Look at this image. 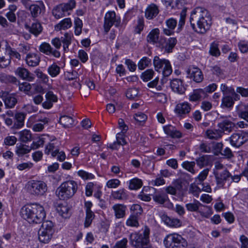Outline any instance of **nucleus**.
Masks as SVG:
<instances>
[{"label": "nucleus", "instance_id": "obj_1", "mask_svg": "<svg viewBox=\"0 0 248 248\" xmlns=\"http://www.w3.org/2000/svg\"><path fill=\"white\" fill-rule=\"evenodd\" d=\"M190 25L198 33L204 34L210 28L211 17L208 11L202 7H197L191 13Z\"/></svg>", "mask_w": 248, "mask_h": 248}, {"label": "nucleus", "instance_id": "obj_2", "mask_svg": "<svg viewBox=\"0 0 248 248\" xmlns=\"http://www.w3.org/2000/svg\"><path fill=\"white\" fill-rule=\"evenodd\" d=\"M22 217L30 223H40L46 217L44 207L38 203L28 204L22 207Z\"/></svg>", "mask_w": 248, "mask_h": 248}, {"label": "nucleus", "instance_id": "obj_3", "mask_svg": "<svg viewBox=\"0 0 248 248\" xmlns=\"http://www.w3.org/2000/svg\"><path fill=\"white\" fill-rule=\"evenodd\" d=\"M150 230L145 227L141 231L130 234V240L131 245L135 248H149Z\"/></svg>", "mask_w": 248, "mask_h": 248}, {"label": "nucleus", "instance_id": "obj_4", "mask_svg": "<svg viewBox=\"0 0 248 248\" xmlns=\"http://www.w3.org/2000/svg\"><path fill=\"white\" fill-rule=\"evenodd\" d=\"M77 183L69 180L62 183L57 189L56 195L61 200H66L72 197L78 189Z\"/></svg>", "mask_w": 248, "mask_h": 248}, {"label": "nucleus", "instance_id": "obj_5", "mask_svg": "<svg viewBox=\"0 0 248 248\" xmlns=\"http://www.w3.org/2000/svg\"><path fill=\"white\" fill-rule=\"evenodd\" d=\"M163 242L166 248H186L187 247L186 240L175 233L167 235Z\"/></svg>", "mask_w": 248, "mask_h": 248}, {"label": "nucleus", "instance_id": "obj_6", "mask_svg": "<svg viewBox=\"0 0 248 248\" xmlns=\"http://www.w3.org/2000/svg\"><path fill=\"white\" fill-rule=\"evenodd\" d=\"M153 64L155 71L158 72L162 71L164 78L161 79V81L164 82L165 78L169 77L172 72L170 61L165 59H160L156 56L154 58Z\"/></svg>", "mask_w": 248, "mask_h": 248}, {"label": "nucleus", "instance_id": "obj_7", "mask_svg": "<svg viewBox=\"0 0 248 248\" xmlns=\"http://www.w3.org/2000/svg\"><path fill=\"white\" fill-rule=\"evenodd\" d=\"M54 224L50 220L43 221L38 231L39 241L43 243H48L51 240L54 232Z\"/></svg>", "mask_w": 248, "mask_h": 248}, {"label": "nucleus", "instance_id": "obj_8", "mask_svg": "<svg viewBox=\"0 0 248 248\" xmlns=\"http://www.w3.org/2000/svg\"><path fill=\"white\" fill-rule=\"evenodd\" d=\"M26 187L31 194L38 196L43 195L47 190L46 184L42 181L31 180L28 182Z\"/></svg>", "mask_w": 248, "mask_h": 248}, {"label": "nucleus", "instance_id": "obj_9", "mask_svg": "<svg viewBox=\"0 0 248 248\" xmlns=\"http://www.w3.org/2000/svg\"><path fill=\"white\" fill-rule=\"evenodd\" d=\"M120 23V18L116 17L115 12H108L106 14L104 18V28L105 31L108 32L113 25H114L116 27H118Z\"/></svg>", "mask_w": 248, "mask_h": 248}, {"label": "nucleus", "instance_id": "obj_10", "mask_svg": "<svg viewBox=\"0 0 248 248\" xmlns=\"http://www.w3.org/2000/svg\"><path fill=\"white\" fill-rule=\"evenodd\" d=\"M202 204L199 201L195 200L193 203H189L186 204V209L190 212H198L202 216L206 218L209 217L212 215V212L211 208L204 206L207 209L205 212L201 210H199V207L202 206Z\"/></svg>", "mask_w": 248, "mask_h": 248}, {"label": "nucleus", "instance_id": "obj_11", "mask_svg": "<svg viewBox=\"0 0 248 248\" xmlns=\"http://www.w3.org/2000/svg\"><path fill=\"white\" fill-rule=\"evenodd\" d=\"M177 39L175 37H170L168 40L165 37H161L158 42V46L164 49L165 52L170 53L177 43Z\"/></svg>", "mask_w": 248, "mask_h": 248}, {"label": "nucleus", "instance_id": "obj_12", "mask_svg": "<svg viewBox=\"0 0 248 248\" xmlns=\"http://www.w3.org/2000/svg\"><path fill=\"white\" fill-rule=\"evenodd\" d=\"M39 50L46 55H52L55 58H59L61 56L60 51L54 49L50 45L46 42L42 43L39 46Z\"/></svg>", "mask_w": 248, "mask_h": 248}, {"label": "nucleus", "instance_id": "obj_13", "mask_svg": "<svg viewBox=\"0 0 248 248\" xmlns=\"http://www.w3.org/2000/svg\"><path fill=\"white\" fill-rule=\"evenodd\" d=\"M170 86L173 92L179 94H184L186 91L183 81L180 79L174 78L171 80Z\"/></svg>", "mask_w": 248, "mask_h": 248}, {"label": "nucleus", "instance_id": "obj_14", "mask_svg": "<svg viewBox=\"0 0 248 248\" xmlns=\"http://www.w3.org/2000/svg\"><path fill=\"white\" fill-rule=\"evenodd\" d=\"M217 126L219 130L223 133L227 134L232 132L235 126V124L230 120L225 118L218 123Z\"/></svg>", "mask_w": 248, "mask_h": 248}, {"label": "nucleus", "instance_id": "obj_15", "mask_svg": "<svg viewBox=\"0 0 248 248\" xmlns=\"http://www.w3.org/2000/svg\"><path fill=\"white\" fill-rule=\"evenodd\" d=\"M39 4H33L29 6L28 9L30 10L31 16L33 19H35L45 11V7L43 2H39Z\"/></svg>", "mask_w": 248, "mask_h": 248}, {"label": "nucleus", "instance_id": "obj_16", "mask_svg": "<svg viewBox=\"0 0 248 248\" xmlns=\"http://www.w3.org/2000/svg\"><path fill=\"white\" fill-rule=\"evenodd\" d=\"M5 108H13L17 103V99L15 94H8L3 93L1 96Z\"/></svg>", "mask_w": 248, "mask_h": 248}, {"label": "nucleus", "instance_id": "obj_17", "mask_svg": "<svg viewBox=\"0 0 248 248\" xmlns=\"http://www.w3.org/2000/svg\"><path fill=\"white\" fill-rule=\"evenodd\" d=\"M217 184L221 187H223L225 182L228 178L231 176V173L227 169L223 170L221 172H216L214 173Z\"/></svg>", "mask_w": 248, "mask_h": 248}, {"label": "nucleus", "instance_id": "obj_18", "mask_svg": "<svg viewBox=\"0 0 248 248\" xmlns=\"http://www.w3.org/2000/svg\"><path fill=\"white\" fill-rule=\"evenodd\" d=\"M188 74L190 78L197 83L201 82L203 79V75L202 71L198 67H193L188 70Z\"/></svg>", "mask_w": 248, "mask_h": 248}, {"label": "nucleus", "instance_id": "obj_19", "mask_svg": "<svg viewBox=\"0 0 248 248\" xmlns=\"http://www.w3.org/2000/svg\"><path fill=\"white\" fill-rule=\"evenodd\" d=\"M25 28L30 33L33 34L35 36H38L43 31V27L41 23L37 20L32 23L31 25L26 24Z\"/></svg>", "mask_w": 248, "mask_h": 248}, {"label": "nucleus", "instance_id": "obj_20", "mask_svg": "<svg viewBox=\"0 0 248 248\" xmlns=\"http://www.w3.org/2000/svg\"><path fill=\"white\" fill-rule=\"evenodd\" d=\"M230 139L232 145L236 147H239L247 140L244 136H242L238 133H233L230 138Z\"/></svg>", "mask_w": 248, "mask_h": 248}, {"label": "nucleus", "instance_id": "obj_21", "mask_svg": "<svg viewBox=\"0 0 248 248\" xmlns=\"http://www.w3.org/2000/svg\"><path fill=\"white\" fill-rule=\"evenodd\" d=\"M160 217L162 221L168 226L179 227L181 226V222L178 218H170L164 213L160 214Z\"/></svg>", "mask_w": 248, "mask_h": 248}, {"label": "nucleus", "instance_id": "obj_22", "mask_svg": "<svg viewBox=\"0 0 248 248\" xmlns=\"http://www.w3.org/2000/svg\"><path fill=\"white\" fill-rule=\"evenodd\" d=\"M188 99L190 102H198L206 98L204 92L202 89H197L193 90V92L188 95Z\"/></svg>", "mask_w": 248, "mask_h": 248}, {"label": "nucleus", "instance_id": "obj_23", "mask_svg": "<svg viewBox=\"0 0 248 248\" xmlns=\"http://www.w3.org/2000/svg\"><path fill=\"white\" fill-rule=\"evenodd\" d=\"M16 74L22 79L29 81H32L34 79V76L33 74L31 73L25 68H17L16 71Z\"/></svg>", "mask_w": 248, "mask_h": 248}, {"label": "nucleus", "instance_id": "obj_24", "mask_svg": "<svg viewBox=\"0 0 248 248\" xmlns=\"http://www.w3.org/2000/svg\"><path fill=\"white\" fill-rule=\"evenodd\" d=\"M45 96L46 100L42 103V106L45 108L49 109L52 107L53 103L57 101L58 98L52 91H48Z\"/></svg>", "mask_w": 248, "mask_h": 248}, {"label": "nucleus", "instance_id": "obj_25", "mask_svg": "<svg viewBox=\"0 0 248 248\" xmlns=\"http://www.w3.org/2000/svg\"><path fill=\"white\" fill-rule=\"evenodd\" d=\"M191 109L190 105L188 102L178 104L175 108V112L179 116L188 113Z\"/></svg>", "mask_w": 248, "mask_h": 248}, {"label": "nucleus", "instance_id": "obj_26", "mask_svg": "<svg viewBox=\"0 0 248 248\" xmlns=\"http://www.w3.org/2000/svg\"><path fill=\"white\" fill-rule=\"evenodd\" d=\"M163 130L165 134L172 138H180L182 137V133L171 125L164 126Z\"/></svg>", "mask_w": 248, "mask_h": 248}, {"label": "nucleus", "instance_id": "obj_27", "mask_svg": "<svg viewBox=\"0 0 248 248\" xmlns=\"http://www.w3.org/2000/svg\"><path fill=\"white\" fill-rule=\"evenodd\" d=\"M27 64L32 67H35L39 65L40 62V58L39 55L35 53H29L26 57Z\"/></svg>", "mask_w": 248, "mask_h": 248}, {"label": "nucleus", "instance_id": "obj_28", "mask_svg": "<svg viewBox=\"0 0 248 248\" xmlns=\"http://www.w3.org/2000/svg\"><path fill=\"white\" fill-rule=\"evenodd\" d=\"M159 34L160 31L158 28L153 29L147 36V42L153 45L157 43L158 44Z\"/></svg>", "mask_w": 248, "mask_h": 248}, {"label": "nucleus", "instance_id": "obj_29", "mask_svg": "<svg viewBox=\"0 0 248 248\" xmlns=\"http://www.w3.org/2000/svg\"><path fill=\"white\" fill-rule=\"evenodd\" d=\"M26 117V114L23 112H16L15 114L14 123L12 128L18 129L21 128L24 124V120Z\"/></svg>", "mask_w": 248, "mask_h": 248}, {"label": "nucleus", "instance_id": "obj_30", "mask_svg": "<svg viewBox=\"0 0 248 248\" xmlns=\"http://www.w3.org/2000/svg\"><path fill=\"white\" fill-rule=\"evenodd\" d=\"M112 209L114 211L116 218H121L124 217L126 209L125 205L122 204H116L113 206Z\"/></svg>", "mask_w": 248, "mask_h": 248}, {"label": "nucleus", "instance_id": "obj_31", "mask_svg": "<svg viewBox=\"0 0 248 248\" xmlns=\"http://www.w3.org/2000/svg\"><path fill=\"white\" fill-rule=\"evenodd\" d=\"M159 13L158 7L155 4L149 5L146 9L145 16L148 19H153Z\"/></svg>", "mask_w": 248, "mask_h": 248}, {"label": "nucleus", "instance_id": "obj_32", "mask_svg": "<svg viewBox=\"0 0 248 248\" xmlns=\"http://www.w3.org/2000/svg\"><path fill=\"white\" fill-rule=\"evenodd\" d=\"M59 215L65 218H69L71 216L70 208L67 204H60L57 209Z\"/></svg>", "mask_w": 248, "mask_h": 248}, {"label": "nucleus", "instance_id": "obj_33", "mask_svg": "<svg viewBox=\"0 0 248 248\" xmlns=\"http://www.w3.org/2000/svg\"><path fill=\"white\" fill-rule=\"evenodd\" d=\"M111 196L114 199L119 200H127L128 197L126 190L124 188L112 191Z\"/></svg>", "mask_w": 248, "mask_h": 248}, {"label": "nucleus", "instance_id": "obj_34", "mask_svg": "<svg viewBox=\"0 0 248 248\" xmlns=\"http://www.w3.org/2000/svg\"><path fill=\"white\" fill-rule=\"evenodd\" d=\"M206 135L209 139L216 140L221 138L222 136L221 132L219 129H208L206 131Z\"/></svg>", "mask_w": 248, "mask_h": 248}, {"label": "nucleus", "instance_id": "obj_35", "mask_svg": "<svg viewBox=\"0 0 248 248\" xmlns=\"http://www.w3.org/2000/svg\"><path fill=\"white\" fill-rule=\"evenodd\" d=\"M72 26V22L70 18H66L62 20L59 24L55 26V30L60 31L65 30L70 28Z\"/></svg>", "mask_w": 248, "mask_h": 248}, {"label": "nucleus", "instance_id": "obj_36", "mask_svg": "<svg viewBox=\"0 0 248 248\" xmlns=\"http://www.w3.org/2000/svg\"><path fill=\"white\" fill-rule=\"evenodd\" d=\"M74 122V121L72 117L67 115L61 116L59 120V123L65 128L70 127L72 126Z\"/></svg>", "mask_w": 248, "mask_h": 248}, {"label": "nucleus", "instance_id": "obj_37", "mask_svg": "<svg viewBox=\"0 0 248 248\" xmlns=\"http://www.w3.org/2000/svg\"><path fill=\"white\" fill-rule=\"evenodd\" d=\"M153 200L159 204H163L169 200L167 194L164 193H158L153 195Z\"/></svg>", "mask_w": 248, "mask_h": 248}, {"label": "nucleus", "instance_id": "obj_38", "mask_svg": "<svg viewBox=\"0 0 248 248\" xmlns=\"http://www.w3.org/2000/svg\"><path fill=\"white\" fill-rule=\"evenodd\" d=\"M142 185V181L141 179L134 178L129 181V188L130 190H137L140 189Z\"/></svg>", "mask_w": 248, "mask_h": 248}, {"label": "nucleus", "instance_id": "obj_39", "mask_svg": "<svg viewBox=\"0 0 248 248\" xmlns=\"http://www.w3.org/2000/svg\"><path fill=\"white\" fill-rule=\"evenodd\" d=\"M19 138L20 141L23 142H27L32 140L31 132L28 130H24L19 133Z\"/></svg>", "mask_w": 248, "mask_h": 248}, {"label": "nucleus", "instance_id": "obj_40", "mask_svg": "<svg viewBox=\"0 0 248 248\" xmlns=\"http://www.w3.org/2000/svg\"><path fill=\"white\" fill-rule=\"evenodd\" d=\"M31 148L28 145L24 144H20L16 147V154L19 156H22L23 155L27 154L30 152Z\"/></svg>", "mask_w": 248, "mask_h": 248}, {"label": "nucleus", "instance_id": "obj_41", "mask_svg": "<svg viewBox=\"0 0 248 248\" xmlns=\"http://www.w3.org/2000/svg\"><path fill=\"white\" fill-rule=\"evenodd\" d=\"M66 12L64 10L61 4L57 5L52 10V14L57 19H59L65 16Z\"/></svg>", "mask_w": 248, "mask_h": 248}, {"label": "nucleus", "instance_id": "obj_42", "mask_svg": "<svg viewBox=\"0 0 248 248\" xmlns=\"http://www.w3.org/2000/svg\"><path fill=\"white\" fill-rule=\"evenodd\" d=\"M234 100L230 95L224 96L222 99L221 107L222 108H230L232 107L234 105Z\"/></svg>", "mask_w": 248, "mask_h": 248}, {"label": "nucleus", "instance_id": "obj_43", "mask_svg": "<svg viewBox=\"0 0 248 248\" xmlns=\"http://www.w3.org/2000/svg\"><path fill=\"white\" fill-rule=\"evenodd\" d=\"M155 73L152 69L146 70L140 75L141 79L144 82L150 80L154 77Z\"/></svg>", "mask_w": 248, "mask_h": 248}, {"label": "nucleus", "instance_id": "obj_44", "mask_svg": "<svg viewBox=\"0 0 248 248\" xmlns=\"http://www.w3.org/2000/svg\"><path fill=\"white\" fill-rule=\"evenodd\" d=\"M128 226L137 227L139 226L138 216L136 214H131L126 221Z\"/></svg>", "mask_w": 248, "mask_h": 248}, {"label": "nucleus", "instance_id": "obj_45", "mask_svg": "<svg viewBox=\"0 0 248 248\" xmlns=\"http://www.w3.org/2000/svg\"><path fill=\"white\" fill-rule=\"evenodd\" d=\"M47 72L51 77H56L60 73V67L55 63H53L48 67Z\"/></svg>", "mask_w": 248, "mask_h": 248}, {"label": "nucleus", "instance_id": "obj_46", "mask_svg": "<svg viewBox=\"0 0 248 248\" xmlns=\"http://www.w3.org/2000/svg\"><path fill=\"white\" fill-rule=\"evenodd\" d=\"M197 165L202 168L204 166H207L209 162V156L208 155H203L196 159Z\"/></svg>", "mask_w": 248, "mask_h": 248}, {"label": "nucleus", "instance_id": "obj_47", "mask_svg": "<svg viewBox=\"0 0 248 248\" xmlns=\"http://www.w3.org/2000/svg\"><path fill=\"white\" fill-rule=\"evenodd\" d=\"M209 53L211 55L216 57L220 56V52L218 48V45L215 42L211 44Z\"/></svg>", "mask_w": 248, "mask_h": 248}, {"label": "nucleus", "instance_id": "obj_48", "mask_svg": "<svg viewBox=\"0 0 248 248\" xmlns=\"http://www.w3.org/2000/svg\"><path fill=\"white\" fill-rule=\"evenodd\" d=\"M151 64V60L147 57H143L138 63L139 69L143 70Z\"/></svg>", "mask_w": 248, "mask_h": 248}, {"label": "nucleus", "instance_id": "obj_49", "mask_svg": "<svg viewBox=\"0 0 248 248\" xmlns=\"http://www.w3.org/2000/svg\"><path fill=\"white\" fill-rule=\"evenodd\" d=\"M64 10L66 12L72 10L75 8L76 1L75 0H69L67 2L61 3Z\"/></svg>", "mask_w": 248, "mask_h": 248}, {"label": "nucleus", "instance_id": "obj_50", "mask_svg": "<svg viewBox=\"0 0 248 248\" xmlns=\"http://www.w3.org/2000/svg\"><path fill=\"white\" fill-rule=\"evenodd\" d=\"M120 136H121L120 134L117 135L116 136L117 141L114 142L110 146V148L112 149H117V145H124L126 144L125 140L123 137H120Z\"/></svg>", "mask_w": 248, "mask_h": 248}, {"label": "nucleus", "instance_id": "obj_51", "mask_svg": "<svg viewBox=\"0 0 248 248\" xmlns=\"http://www.w3.org/2000/svg\"><path fill=\"white\" fill-rule=\"evenodd\" d=\"M183 167L188 170L189 172H191L192 174H194L195 173V170L194 169V168L195 166V162L194 161H185L182 164Z\"/></svg>", "mask_w": 248, "mask_h": 248}, {"label": "nucleus", "instance_id": "obj_52", "mask_svg": "<svg viewBox=\"0 0 248 248\" xmlns=\"http://www.w3.org/2000/svg\"><path fill=\"white\" fill-rule=\"evenodd\" d=\"M94 217L95 215L93 212H86V217L84 223V227L86 228L89 227L92 224Z\"/></svg>", "mask_w": 248, "mask_h": 248}, {"label": "nucleus", "instance_id": "obj_53", "mask_svg": "<svg viewBox=\"0 0 248 248\" xmlns=\"http://www.w3.org/2000/svg\"><path fill=\"white\" fill-rule=\"evenodd\" d=\"M139 90L136 88L129 89L126 93V97L131 100H134L138 97L139 94Z\"/></svg>", "mask_w": 248, "mask_h": 248}, {"label": "nucleus", "instance_id": "obj_54", "mask_svg": "<svg viewBox=\"0 0 248 248\" xmlns=\"http://www.w3.org/2000/svg\"><path fill=\"white\" fill-rule=\"evenodd\" d=\"M186 9H183L182 11H181L180 13V20L178 23V32L181 31L183 27L184 26L185 23V19L186 17Z\"/></svg>", "mask_w": 248, "mask_h": 248}, {"label": "nucleus", "instance_id": "obj_55", "mask_svg": "<svg viewBox=\"0 0 248 248\" xmlns=\"http://www.w3.org/2000/svg\"><path fill=\"white\" fill-rule=\"evenodd\" d=\"M144 27V22L143 17H140L138 19L137 24L135 27L134 32L136 33L140 34Z\"/></svg>", "mask_w": 248, "mask_h": 248}, {"label": "nucleus", "instance_id": "obj_56", "mask_svg": "<svg viewBox=\"0 0 248 248\" xmlns=\"http://www.w3.org/2000/svg\"><path fill=\"white\" fill-rule=\"evenodd\" d=\"M1 81L6 83H12L15 85H17L18 83V80L16 77L10 75L2 77Z\"/></svg>", "mask_w": 248, "mask_h": 248}, {"label": "nucleus", "instance_id": "obj_57", "mask_svg": "<svg viewBox=\"0 0 248 248\" xmlns=\"http://www.w3.org/2000/svg\"><path fill=\"white\" fill-rule=\"evenodd\" d=\"M17 85L18 86L19 90L25 93H28V92H29L31 88V85L26 82L20 83L18 81V83Z\"/></svg>", "mask_w": 248, "mask_h": 248}, {"label": "nucleus", "instance_id": "obj_58", "mask_svg": "<svg viewBox=\"0 0 248 248\" xmlns=\"http://www.w3.org/2000/svg\"><path fill=\"white\" fill-rule=\"evenodd\" d=\"M44 142V138L39 137L36 139V140L33 141L30 147L31 150H35L39 148L40 146H42Z\"/></svg>", "mask_w": 248, "mask_h": 248}, {"label": "nucleus", "instance_id": "obj_59", "mask_svg": "<svg viewBox=\"0 0 248 248\" xmlns=\"http://www.w3.org/2000/svg\"><path fill=\"white\" fill-rule=\"evenodd\" d=\"M6 52L11 58H15L18 60H20V54L15 49L11 48L10 46L6 48Z\"/></svg>", "mask_w": 248, "mask_h": 248}, {"label": "nucleus", "instance_id": "obj_60", "mask_svg": "<svg viewBox=\"0 0 248 248\" xmlns=\"http://www.w3.org/2000/svg\"><path fill=\"white\" fill-rule=\"evenodd\" d=\"M53 157L57 156V160L60 161H63L66 157L65 154L63 151H60L59 149H56L52 153Z\"/></svg>", "mask_w": 248, "mask_h": 248}, {"label": "nucleus", "instance_id": "obj_61", "mask_svg": "<svg viewBox=\"0 0 248 248\" xmlns=\"http://www.w3.org/2000/svg\"><path fill=\"white\" fill-rule=\"evenodd\" d=\"M220 90L224 96L229 95L232 93H234V89L232 87H228L225 84H222L220 86Z\"/></svg>", "mask_w": 248, "mask_h": 248}, {"label": "nucleus", "instance_id": "obj_62", "mask_svg": "<svg viewBox=\"0 0 248 248\" xmlns=\"http://www.w3.org/2000/svg\"><path fill=\"white\" fill-rule=\"evenodd\" d=\"M72 37V34L71 33L66 32L64 36L61 37V42L67 47V46H69L71 43Z\"/></svg>", "mask_w": 248, "mask_h": 248}, {"label": "nucleus", "instance_id": "obj_63", "mask_svg": "<svg viewBox=\"0 0 248 248\" xmlns=\"http://www.w3.org/2000/svg\"><path fill=\"white\" fill-rule=\"evenodd\" d=\"M37 77L41 79L43 82L47 83L48 81V76L43 73L40 69H37L34 71Z\"/></svg>", "mask_w": 248, "mask_h": 248}, {"label": "nucleus", "instance_id": "obj_64", "mask_svg": "<svg viewBox=\"0 0 248 248\" xmlns=\"http://www.w3.org/2000/svg\"><path fill=\"white\" fill-rule=\"evenodd\" d=\"M238 46L240 51L243 53L248 52V41H241L238 44Z\"/></svg>", "mask_w": 248, "mask_h": 248}]
</instances>
